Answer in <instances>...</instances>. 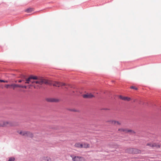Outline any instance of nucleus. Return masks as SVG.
<instances>
[{
    "mask_svg": "<svg viewBox=\"0 0 161 161\" xmlns=\"http://www.w3.org/2000/svg\"><path fill=\"white\" fill-rule=\"evenodd\" d=\"M25 84H30V83L33 84H38V85H42L43 83L45 84L50 85H53L54 86L59 87L63 86H67L68 85L65 84L58 82V81H53L50 80H47L42 78H38L36 76L31 75L28 78L26 79Z\"/></svg>",
    "mask_w": 161,
    "mask_h": 161,
    "instance_id": "nucleus-1",
    "label": "nucleus"
},
{
    "mask_svg": "<svg viewBox=\"0 0 161 161\" xmlns=\"http://www.w3.org/2000/svg\"><path fill=\"white\" fill-rule=\"evenodd\" d=\"M16 125V124L13 121L4 120L0 121V127H13L15 126Z\"/></svg>",
    "mask_w": 161,
    "mask_h": 161,
    "instance_id": "nucleus-2",
    "label": "nucleus"
},
{
    "mask_svg": "<svg viewBox=\"0 0 161 161\" xmlns=\"http://www.w3.org/2000/svg\"><path fill=\"white\" fill-rule=\"evenodd\" d=\"M70 157L72 158L73 161H85L84 158L81 157L76 156L74 155H71Z\"/></svg>",
    "mask_w": 161,
    "mask_h": 161,
    "instance_id": "nucleus-3",
    "label": "nucleus"
},
{
    "mask_svg": "<svg viewBox=\"0 0 161 161\" xmlns=\"http://www.w3.org/2000/svg\"><path fill=\"white\" fill-rule=\"evenodd\" d=\"M118 131L120 132L130 133L132 134L135 133L134 131L133 130L122 128L119 129H118Z\"/></svg>",
    "mask_w": 161,
    "mask_h": 161,
    "instance_id": "nucleus-4",
    "label": "nucleus"
},
{
    "mask_svg": "<svg viewBox=\"0 0 161 161\" xmlns=\"http://www.w3.org/2000/svg\"><path fill=\"white\" fill-rule=\"evenodd\" d=\"M119 98L120 99L122 100L127 101H130L131 100V99L130 97H123L122 96H119Z\"/></svg>",
    "mask_w": 161,
    "mask_h": 161,
    "instance_id": "nucleus-5",
    "label": "nucleus"
},
{
    "mask_svg": "<svg viewBox=\"0 0 161 161\" xmlns=\"http://www.w3.org/2000/svg\"><path fill=\"white\" fill-rule=\"evenodd\" d=\"M94 96L91 93H87L83 95V97L84 98H92Z\"/></svg>",
    "mask_w": 161,
    "mask_h": 161,
    "instance_id": "nucleus-6",
    "label": "nucleus"
},
{
    "mask_svg": "<svg viewBox=\"0 0 161 161\" xmlns=\"http://www.w3.org/2000/svg\"><path fill=\"white\" fill-rule=\"evenodd\" d=\"M46 100L47 102H57L59 101L58 99L53 98H48L46 99Z\"/></svg>",
    "mask_w": 161,
    "mask_h": 161,
    "instance_id": "nucleus-7",
    "label": "nucleus"
},
{
    "mask_svg": "<svg viewBox=\"0 0 161 161\" xmlns=\"http://www.w3.org/2000/svg\"><path fill=\"white\" fill-rule=\"evenodd\" d=\"M41 161H51V159L48 157H44L41 158Z\"/></svg>",
    "mask_w": 161,
    "mask_h": 161,
    "instance_id": "nucleus-8",
    "label": "nucleus"
},
{
    "mask_svg": "<svg viewBox=\"0 0 161 161\" xmlns=\"http://www.w3.org/2000/svg\"><path fill=\"white\" fill-rule=\"evenodd\" d=\"M141 151L136 148H133L132 154H139L141 153Z\"/></svg>",
    "mask_w": 161,
    "mask_h": 161,
    "instance_id": "nucleus-9",
    "label": "nucleus"
},
{
    "mask_svg": "<svg viewBox=\"0 0 161 161\" xmlns=\"http://www.w3.org/2000/svg\"><path fill=\"white\" fill-rule=\"evenodd\" d=\"M133 148H128L125 150V152L127 153L132 154Z\"/></svg>",
    "mask_w": 161,
    "mask_h": 161,
    "instance_id": "nucleus-10",
    "label": "nucleus"
},
{
    "mask_svg": "<svg viewBox=\"0 0 161 161\" xmlns=\"http://www.w3.org/2000/svg\"><path fill=\"white\" fill-rule=\"evenodd\" d=\"M25 136L31 138L33 136V134L31 132L27 131Z\"/></svg>",
    "mask_w": 161,
    "mask_h": 161,
    "instance_id": "nucleus-11",
    "label": "nucleus"
},
{
    "mask_svg": "<svg viewBox=\"0 0 161 161\" xmlns=\"http://www.w3.org/2000/svg\"><path fill=\"white\" fill-rule=\"evenodd\" d=\"M160 147V145L158 143H153V146L152 147L153 148H159Z\"/></svg>",
    "mask_w": 161,
    "mask_h": 161,
    "instance_id": "nucleus-12",
    "label": "nucleus"
},
{
    "mask_svg": "<svg viewBox=\"0 0 161 161\" xmlns=\"http://www.w3.org/2000/svg\"><path fill=\"white\" fill-rule=\"evenodd\" d=\"M90 147L89 144L87 143H83L82 144V148H87Z\"/></svg>",
    "mask_w": 161,
    "mask_h": 161,
    "instance_id": "nucleus-13",
    "label": "nucleus"
},
{
    "mask_svg": "<svg viewBox=\"0 0 161 161\" xmlns=\"http://www.w3.org/2000/svg\"><path fill=\"white\" fill-rule=\"evenodd\" d=\"M75 146L76 147L82 148V144L80 143H76L75 145Z\"/></svg>",
    "mask_w": 161,
    "mask_h": 161,
    "instance_id": "nucleus-14",
    "label": "nucleus"
},
{
    "mask_svg": "<svg viewBox=\"0 0 161 161\" xmlns=\"http://www.w3.org/2000/svg\"><path fill=\"white\" fill-rule=\"evenodd\" d=\"M26 132V131H20V132H19V134L21 135L22 136H25Z\"/></svg>",
    "mask_w": 161,
    "mask_h": 161,
    "instance_id": "nucleus-15",
    "label": "nucleus"
},
{
    "mask_svg": "<svg viewBox=\"0 0 161 161\" xmlns=\"http://www.w3.org/2000/svg\"><path fill=\"white\" fill-rule=\"evenodd\" d=\"M31 84L29 85L30 86H33L35 88H38L39 87V86L38 85H36L30 83Z\"/></svg>",
    "mask_w": 161,
    "mask_h": 161,
    "instance_id": "nucleus-16",
    "label": "nucleus"
},
{
    "mask_svg": "<svg viewBox=\"0 0 161 161\" xmlns=\"http://www.w3.org/2000/svg\"><path fill=\"white\" fill-rule=\"evenodd\" d=\"M13 86H14V87L13 88L14 90L16 87H20L21 86V85L14 84Z\"/></svg>",
    "mask_w": 161,
    "mask_h": 161,
    "instance_id": "nucleus-17",
    "label": "nucleus"
},
{
    "mask_svg": "<svg viewBox=\"0 0 161 161\" xmlns=\"http://www.w3.org/2000/svg\"><path fill=\"white\" fill-rule=\"evenodd\" d=\"M32 11H33V9L32 8H29L26 9L25 11L26 12L29 13L31 12Z\"/></svg>",
    "mask_w": 161,
    "mask_h": 161,
    "instance_id": "nucleus-18",
    "label": "nucleus"
},
{
    "mask_svg": "<svg viewBox=\"0 0 161 161\" xmlns=\"http://www.w3.org/2000/svg\"><path fill=\"white\" fill-rule=\"evenodd\" d=\"M153 143H148L147 144V146H149L150 147H152V146H153Z\"/></svg>",
    "mask_w": 161,
    "mask_h": 161,
    "instance_id": "nucleus-19",
    "label": "nucleus"
},
{
    "mask_svg": "<svg viewBox=\"0 0 161 161\" xmlns=\"http://www.w3.org/2000/svg\"><path fill=\"white\" fill-rule=\"evenodd\" d=\"M114 121V120H110L108 121V122L109 123L113 125Z\"/></svg>",
    "mask_w": 161,
    "mask_h": 161,
    "instance_id": "nucleus-20",
    "label": "nucleus"
},
{
    "mask_svg": "<svg viewBox=\"0 0 161 161\" xmlns=\"http://www.w3.org/2000/svg\"><path fill=\"white\" fill-rule=\"evenodd\" d=\"M15 158H10L8 161H14Z\"/></svg>",
    "mask_w": 161,
    "mask_h": 161,
    "instance_id": "nucleus-21",
    "label": "nucleus"
},
{
    "mask_svg": "<svg viewBox=\"0 0 161 161\" xmlns=\"http://www.w3.org/2000/svg\"><path fill=\"white\" fill-rule=\"evenodd\" d=\"M121 125V123L118 121H117L116 125Z\"/></svg>",
    "mask_w": 161,
    "mask_h": 161,
    "instance_id": "nucleus-22",
    "label": "nucleus"
},
{
    "mask_svg": "<svg viewBox=\"0 0 161 161\" xmlns=\"http://www.w3.org/2000/svg\"><path fill=\"white\" fill-rule=\"evenodd\" d=\"M10 85H9V84H7V85H6L5 86V87L6 88H10Z\"/></svg>",
    "mask_w": 161,
    "mask_h": 161,
    "instance_id": "nucleus-23",
    "label": "nucleus"
},
{
    "mask_svg": "<svg viewBox=\"0 0 161 161\" xmlns=\"http://www.w3.org/2000/svg\"><path fill=\"white\" fill-rule=\"evenodd\" d=\"M0 82H1L7 83L8 82V81L7 80H0Z\"/></svg>",
    "mask_w": 161,
    "mask_h": 161,
    "instance_id": "nucleus-24",
    "label": "nucleus"
},
{
    "mask_svg": "<svg viewBox=\"0 0 161 161\" xmlns=\"http://www.w3.org/2000/svg\"><path fill=\"white\" fill-rule=\"evenodd\" d=\"M130 88H131V89H135L136 90H137V88H136L135 86H131L130 87Z\"/></svg>",
    "mask_w": 161,
    "mask_h": 161,
    "instance_id": "nucleus-25",
    "label": "nucleus"
},
{
    "mask_svg": "<svg viewBox=\"0 0 161 161\" xmlns=\"http://www.w3.org/2000/svg\"><path fill=\"white\" fill-rule=\"evenodd\" d=\"M20 87L21 88H24L26 89L27 88V86H22V85H21Z\"/></svg>",
    "mask_w": 161,
    "mask_h": 161,
    "instance_id": "nucleus-26",
    "label": "nucleus"
},
{
    "mask_svg": "<svg viewBox=\"0 0 161 161\" xmlns=\"http://www.w3.org/2000/svg\"><path fill=\"white\" fill-rule=\"evenodd\" d=\"M116 120H114L113 125H116Z\"/></svg>",
    "mask_w": 161,
    "mask_h": 161,
    "instance_id": "nucleus-27",
    "label": "nucleus"
},
{
    "mask_svg": "<svg viewBox=\"0 0 161 161\" xmlns=\"http://www.w3.org/2000/svg\"><path fill=\"white\" fill-rule=\"evenodd\" d=\"M14 84H12L11 85H10V87H12L13 88L14 87V86H13L14 85Z\"/></svg>",
    "mask_w": 161,
    "mask_h": 161,
    "instance_id": "nucleus-28",
    "label": "nucleus"
},
{
    "mask_svg": "<svg viewBox=\"0 0 161 161\" xmlns=\"http://www.w3.org/2000/svg\"><path fill=\"white\" fill-rule=\"evenodd\" d=\"M23 81H24V80H19L18 82H19V83H20V82H22Z\"/></svg>",
    "mask_w": 161,
    "mask_h": 161,
    "instance_id": "nucleus-29",
    "label": "nucleus"
},
{
    "mask_svg": "<svg viewBox=\"0 0 161 161\" xmlns=\"http://www.w3.org/2000/svg\"><path fill=\"white\" fill-rule=\"evenodd\" d=\"M72 111H76L75 110H72Z\"/></svg>",
    "mask_w": 161,
    "mask_h": 161,
    "instance_id": "nucleus-30",
    "label": "nucleus"
},
{
    "mask_svg": "<svg viewBox=\"0 0 161 161\" xmlns=\"http://www.w3.org/2000/svg\"><path fill=\"white\" fill-rule=\"evenodd\" d=\"M15 82H17V81H15Z\"/></svg>",
    "mask_w": 161,
    "mask_h": 161,
    "instance_id": "nucleus-31",
    "label": "nucleus"
}]
</instances>
